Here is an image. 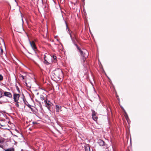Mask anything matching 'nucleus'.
<instances>
[{
	"label": "nucleus",
	"mask_w": 151,
	"mask_h": 151,
	"mask_svg": "<svg viewBox=\"0 0 151 151\" xmlns=\"http://www.w3.org/2000/svg\"><path fill=\"white\" fill-rule=\"evenodd\" d=\"M76 46L77 49L79 50V51L81 55L83 57L82 59L83 61V62H84L86 58L87 57L88 55V52L86 50H83L82 51L79 48V47H78L77 45H76Z\"/></svg>",
	"instance_id": "obj_1"
},
{
	"label": "nucleus",
	"mask_w": 151,
	"mask_h": 151,
	"mask_svg": "<svg viewBox=\"0 0 151 151\" xmlns=\"http://www.w3.org/2000/svg\"><path fill=\"white\" fill-rule=\"evenodd\" d=\"M44 59V63L47 64H50L52 62V57L51 56H46L45 55Z\"/></svg>",
	"instance_id": "obj_2"
},
{
	"label": "nucleus",
	"mask_w": 151,
	"mask_h": 151,
	"mask_svg": "<svg viewBox=\"0 0 151 151\" xmlns=\"http://www.w3.org/2000/svg\"><path fill=\"white\" fill-rule=\"evenodd\" d=\"M54 74L55 75V77L60 78V77L63 76V72L60 69H58L55 71Z\"/></svg>",
	"instance_id": "obj_3"
},
{
	"label": "nucleus",
	"mask_w": 151,
	"mask_h": 151,
	"mask_svg": "<svg viewBox=\"0 0 151 151\" xmlns=\"http://www.w3.org/2000/svg\"><path fill=\"white\" fill-rule=\"evenodd\" d=\"M92 117L93 119L95 121H96L97 119V117L96 115V113L93 110H92Z\"/></svg>",
	"instance_id": "obj_4"
},
{
	"label": "nucleus",
	"mask_w": 151,
	"mask_h": 151,
	"mask_svg": "<svg viewBox=\"0 0 151 151\" xmlns=\"http://www.w3.org/2000/svg\"><path fill=\"white\" fill-rule=\"evenodd\" d=\"M19 94H14V101L15 102H17L19 99Z\"/></svg>",
	"instance_id": "obj_5"
},
{
	"label": "nucleus",
	"mask_w": 151,
	"mask_h": 151,
	"mask_svg": "<svg viewBox=\"0 0 151 151\" xmlns=\"http://www.w3.org/2000/svg\"><path fill=\"white\" fill-rule=\"evenodd\" d=\"M46 106L47 107L48 109L50 110V108L52 106V103H50V101H48L47 100H46L45 101Z\"/></svg>",
	"instance_id": "obj_6"
},
{
	"label": "nucleus",
	"mask_w": 151,
	"mask_h": 151,
	"mask_svg": "<svg viewBox=\"0 0 151 151\" xmlns=\"http://www.w3.org/2000/svg\"><path fill=\"white\" fill-rule=\"evenodd\" d=\"M30 44L32 48L34 50L36 49V47L34 41L30 42Z\"/></svg>",
	"instance_id": "obj_7"
},
{
	"label": "nucleus",
	"mask_w": 151,
	"mask_h": 151,
	"mask_svg": "<svg viewBox=\"0 0 151 151\" xmlns=\"http://www.w3.org/2000/svg\"><path fill=\"white\" fill-rule=\"evenodd\" d=\"M61 107L60 106L58 105H56L55 106V109L56 110V111L57 112H59L60 111H61Z\"/></svg>",
	"instance_id": "obj_8"
},
{
	"label": "nucleus",
	"mask_w": 151,
	"mask_h": 151,
	"mask_svg": "<svg viewBox=\"0 0 151 151\" xmlns=\"http://www.w3.org/2000/svg\"><path fill=\"white\" fill-rule=\"evenodd\" d=\"M4 94L5 96L9 98L12 96L11 94L9 92H5L4 93Z\"/></svg>",
	"instance_id": "obj_9"
},
{
	"label": "nucleus",
	"mask_w": 151,
	"mask_h": 151,
	"mask_svg": "<svg viewBox=\"0 0 151 151\" xmlns=\"http://www.w3.org/2000/svg\"><path fill=\"white\" fill-rule=\"evenodd\" d=\"M98 142L101 145L103 146L104 145V142L103 141H101V140H99Z\"/></svg>",
	"instance_id": "obj_10"
},
{
	"label": "nucleus",
	"mask_w": 151,
	"mask_h": 151,
	"mask_svg": "<svg viewBox=\"0 0 151 151\" xmlns=\"http://www.w3.org/2000/svg\"><path fill=\"white\" fill-rule=\"evenodd\" d=\"M5 151H14V148H11L5 150Z\"/></svg>",
	"instance_id": "obj_11"
},
{
	"label": "nucleus",
	"mask_w": 151,
	"mask_h": 151,
	"mask_svg": "<svg viewBox=\"0 0 151 151\" xmlns=\"http://www.w3.org/2000/svg\"><path fill=\"white\" fill-rule=\"evenodd\" d=\"M86 151H90V147L89 146H86L85 147Z\"/></svg>",
	"instance_id": "obj_12"
},
{
	"label": "nucleus",
	"mask_w": 151,
	"mask_h": 151,
	"mask_svg": "<svg viewBox=\"0 0 151 151\" xmlns=\"http://www.w3.org/2000/svg\"><path fill=\"white\" fill-rule=\"evenodd\" d=\"M99 65L100 68L102 70V71H103L104 70L103 66L101 64V63H99Z\"/></svg>",
	"instance_id": "obj_13"
},
{
	"label": "nucleus",
	"mask_w": 151,
	"mask_h": 151,
	"mask_svg": "<svg viewBox=\"0 0 151 151\" xmlns=\"http://www.w3.org/2000/svg\"><path fill=\"white\" fill-rule=\"evenodd\" d=\"M3 80V76L0 74V81H2Z\"/></svg>",
	"instance_id": "obj_14"
},
{
	"label": "nucleus",
	"mask_w": 151,
	"mask_h": 151,
	"mask_svg": "<svg viewBox=\"0 0 151 151\" xmlns=\"http://www.w3.org/2000/svg\"><path fill=\"white\" fill-rule=\"evenodd\" d=\"M40 99L42 100H43L44 99V97L43 96H40Z\"/></svg>",
	"instance_id": "obj_15"
},
{
	"label": "nucleus",
	"mask_w": 151,
	"mask_h": 151,
	"mask_svg": "<svg viewBox=\"0 0 151 151\" xmlns=\"http://www.w3.org/2000/svg\"><path fill=\"white\" fill-rule=\"evenodd\" d=\"M125 113L126 114V115H125V117L126 119H127V118H128V116L127 114H126V112H125Z\"/></svg>",
	"instance_id": "obj_16"
},
{
	"label": "nucleus",
	"mask_w": 151,
	"mask_h": 151,
	"mask_svg": "<svg viewBox=\"0 0 151 151\" xmlns=\"http://www.w3.org/2000/svg\"><path fill=\"white\" fill-rule=\"evenodd\" d=\"M53 58L54 59V60H56V57L55 56H53Z\"/></svg>",
	"instance_id": "obj_17"
},
{
	"label": "nucleus",
	"mask_w": 151,
	"mask_h": 151,
	"mask_svg": "<svg viewBox=\"0 0 151 151\" xmlns=\"http://www.w3.org/2000/svg\"><path fill=\"white\" fill-rule=\"evenodd\" d=\"M3 141L2 138L0 137V143Z\"/></svg>",
	"instance_id": "obj_18"
},
{
	"label": "nucleus",
	"mask_w": 151,
	"mask_h": 151,
	"mask_svg": "<svg viewBox=\"0 0 151 151\" xmlns=\"http://www.w3.org/2000/svg\"><path fill=\"white\" fill-rule=\"evenodd\" d=\"M16 106H17V107H19V104H18V103H17L16 104Z\"/></svg>",
	"instance_id": "obj_19"
},
{
	"label": "nucleus",
	"mask_w": 151,
	"mask_h": 151,
	"mask_svg": "<svg viewBox=\"0 0 151 151\" xmlns=\"http://www.w3.org/2000/svg\"><path fill=\"white\" fill-rule=\"evenodd\" d=\"M28 58H29V59H31V58L30 56H27Z\"/></svg>",
	"instance_id": "obj_20"
},
{
	"label": "nucleus",
	"mask_w": 151,
	"mask_h": 151,
	"mask_svg": "<svg viewBox=\"0 0 151 151\" xmlns=\"http://www.w3.org/2000/svg\"><path fill=\"white\" fill-rule=\"evenodd\" d=\"M1 51L2 52H3V50L2 49H1Z\"/></svg>",
	"instance_id": "obj_21"
},
{
	"label": "nucleus",
	"mask_w": 151,
	"mask_h": 151,
	"mask_svg": "<svg viewBox=\"0 0 151 151\" xmlns=\"http://www.w3.org/2000/svg\"><path fill=\"white\" fill-rule=\"evenodd\" d=\"M22 78H23V79H24V78H23V76H22Z\"/></svg>",
	"instance_id": "obj_22"
},
{
	"label": "nucleus",
	"mask_w": 151,
	"mask_h": 151,
	"mask_svg": "<svg viewBox=\"0 0 151 151\" xmlns=\"http://www.w3.org/2000/svg\"><path fill=\"white\" fill-rule=\"evenodd\" d=\"M1 95H0V98L1 97Z\"/></svg>",
	"instance_id": "obj_23"
},
{
	"label": "nucleus",
	"mask_w": 151,
	"mask_h": 151,
	"mask_svg": "<svg viewBox=\"0 0 151 151\" xmlns=\"http://www.w3.org/2000/svg\"><path fill=\"white\" fill-rule=\"evenodd\" d=\"M70 36H71V35L70 34Z\"/></svg>",
	"instance_id": "obj_24"
},
{
	"label": "nucleus",
	"mask_w": 151,
	"mask_h": 151,
	"mask_svg": "<svg viewBox=\"0 0 151 151\" xmlns=\"http://www.w3.org/2000/svg\"><path fill=\"white\" fill-rule=\"evenodd\" d=\"M104 146H105V144H104Z\"/></svg>",
	"instance_id": "obj_25"
}]
</instances>
